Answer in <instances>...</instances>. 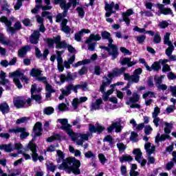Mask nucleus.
Masks as SVG:
<instances>
[{
  "instance_id": "nucleus-64",
  "label": "nucleus",
  "mask_w": 176,
  "mask_h": 176,
  "mask_svg": "<svg viewBox=\"0 0 176 176\" xmlns=\"http://www.w3.org/2000/svg\"><path fill=\"white\" fill-rule=\"evenodd\" d=\"M169 90L172 93V96L173 97H176V85L174 86H170L169 87Z\"/></svg>"
},
{
  "instance_id": "nucleus-36",
  "label": "nucleus",
  "mask_w": 176,
  "mask_h": 176,
  "mask_svg": "<svg viewBox=\"0 0 176 176\" xmlns=\"http://www.w3.org/2000/svg\"><path fill=\"white\" fill-rule=\"evenodd\" d=\"M167 138H170V135L164 134L160 136V133H157V136L155 137V142L159 144V142L165 141Z\"/></svg>"
},
{
  "instance_id": "nucleus-23",
  "label": "nucleus",
  "mask_w": 176,
  "mask_h": 176,
  "mask_svg": "<svg viewBox=\"0 0 176 176\" xmlns=\"http://www.w3.org/2000/svg\"><path fill=\"white\" fill-rule=\"evenodd\" d=\"M124 80H128L129 82H133L134 83H138L140 82V76L133 74L130 76L129 74H124Z\"/></svg>"
},
{
  "instance_id": "nucleus-46",
  "label": "nucleus",
  "mask_w": 176,
  "mask_h": 176,
  "mask_svg": "<svg viewBox=\"0 0 176 176\" xmlns=\"http://www.w3.org/2000/svg\"><path fill=\"white\" fill-rule=\"evenodd\" d=\"M90 63V60L85 59L81 61H78V63L73 65L74 68H78V67H80V65H85V64H89Z\"/></svg>"
},
{
  "instance_id": "nucleus-27",
  "label": "nucleus",
  "mask_w": 176,
  "mask_h": 176,
  "mask_svg": "<svg viewBox=\"0 0 176 176\" xmlns=\"http://www.w3.org/2000/svg\"><path fill=\"white\" fill-rule=\"evenodd\" d=\"M157 7L159 9L160 13L162 14H173V11L170 8H164V5L163 4H157Z\"/></svg>"
},
{
  "instance_id": "nucleus-30",
  "label": "nucleus",
  "mask_w": 176,
  "mask_h": 176,
  "mask_svg": "<svg viewBox=\"0 0 176 176\" xmlns=\"http://www.w3.org/2000/svg\"><path fill=\"white\" fill-rule=\"evenodd\" d=\"M0 43L12 46V47H16V46L13 45L12 42L10 41L9 40H6V37H5V34L3 33H0Z\"/></svg>"
},
{
  "instance_id": "nucleus-12",
  "label": "nucleus",
  "mask_w": 176,
  "mask_h": 176,
  "mask_svg": "<svg viewBox=\"0 0 176 176\" xmlns=\"http://www.w3.org/2000/svg\"><path fill=\"white\" fill-rule=\"evenodd\" d=\"M75 91V85L74 84H69L64 88L60 89L61 94L59 96V100H64V97H68L71 93Z\"/></svg>"
},
{
  "instance_id": "nucleus-3",
  "label": "nucleus",
  "mask_w": 176,
  "mask_h": 176,
  "mask_svg": "<svg viewBox=\"0 0 176 176\" xmlns=\"http://www.w3.org/2000/svg\"><path fill=\"white\" fill-rule=\"evenodd\" d=\"M80 161L75 158H67L63 160L62 164L58 166L59 170H65L68 174H75L76 175H79L80 174Z\"/></svg>"
},
{
  "instance_id": "nucleus-45",
  "label": "nucleus",
  "mask_w": 176,
  "mask_h": 176,
  "mask_svg": "<svg viewBox=\"0 0 176 176\" xmlns=\"http://www.w3.org/2000/svg\"><path fill=\"white\" fill-rule=\"evenodd\" d=\"M164 45H167L168 46H171L173 45V43L170 41V33L166 32L164 35Z\"/></svg>"
},
{
  "instance_id": "nucleus-60",
  "label": "nucleus",
  "mask_w": 176,
  "mask_h": 176,
  "mask_svg": "<svg viewBox=\"0 0 176 176\" xmlns=\"http://www.w3.org/2000/svg\"><path fill=\"white\" fill-rule=\"evenodd\" d=\"M98 159L102 164H104L107 162V157L102 153L98 154Z\"/></svg>"
},
{
  "instance_id": "nucleus-42",
  "label": "nucleus",
  "mask_w": 176,
  "mask_h": 176,
  "mask_svg": "<svg viewBox=\"0 0 176 176\" xmlns=\"http://www.w3.org/2000/svg\"><path fill=\"white\" fill-rule=\"evenodd\" d=\"M58 158H57V163H61L63 160H64V157H65V155L64 153L60 150H58L56 151Z\"/></svg>"
},
{
  "instance_id": "nucleus-48",
  "label": "nucleus",
  "mask_w": 176,
  "mask_h": 176,
  "mask_svg": "<svg viewBox=\"0 0 176 176\" xmlns=\"http://www.w3.org/2000/svg\"><path fill=\"white\" fill-rule=\"evenodd\" d=\"M133 160V157L130 155H122V157H120V163H124V162H131Z\"/></svg>"
},
{
  "instance_id": "nucleus-21",
  "label": "nucleus",
  "mask_w": 176,
  "mask_h": 176,
  "mask_svg": "<svg viewBox=\"0 0 176 176\" xmlns=\"http://www.w3.org/2000/svg\"><path fill=\"white\" fill-rule=\"evenodd\" d=\"M133 14V9H129L122 13V20L126 23V25H130V16Z\"/></svg>"
},
{
  "instance_id": "nucleus-39",
  "label": "nucleus",
  "mask_w": 176,
  "mask_h": 176,
  "mask_svg": "<svg viewBox=\"0 0 176 176\" xmlns=\"http://www.w3.org/2000/svg\"><path fill=\"white\" fill-rule=\"evenodd\" d=\"M103 141L104 142H109V145H110L111 148H113V146H115V142H113V139L112 138V136L109 135H107L104 138Z\"/></svg>"
},
{
  "instance_id": "nucleus-19",
  "label": "nucleus",
  "mask_w": 176,
  "mask_h": 176,
  "mask_svg": "<svg viewBox=\"0 0 176 176\" xmlns=\"http://www.w3.org/2000/svg\"><path fill=\"white\" fill-rule=\"evenodd\" d=\"M102 98H98L95 102H92L90 105V111H100L101 109V104H102Z\"/></svg>"
},
{
  "instance_id": "nucleus-18",
  "label": "nucleus",
  "mask_w": 176,
  "mask_h": 176,
  "mask_svg": "<svg viewBox=\"0 0 176 176\" xmlns=\"http://www.w3.org/2000/svg\"><path fill=\"white\" fill-rule=\"evenodd\" d=\"M0 21L6 24L7 32L14 34L15 29L14 28L12 27V21H9L6 16H2L0 19Z\"/></svg>"
},
{
  "instance_id": "nucleus-54",
  "label": "nucleus",
  "mask_w": 176,
  "mask_h": 176,
  "mask_svg": "<svg viewBox=\"0 0 176 176\" xmlns=\"http://www.w3.org/2000/svg\"><path fill=\"white\" fill-rule=\"evenodd\" d=\"M43 112L45 115H52L54 112V108L52 107H45L43 110Z\"/></svg>"
},
{
  "instance_id": "nucleus-55",
  "label": "nucleus",
  "mask_w": 176,
  "mask_h": 176,
  "mask_svg": "<svg viewBox=\"0 0 176 176\" xmlns=\"http://www.w3.org/2000/svg\"><path fill=\"white\" fill-rule=\"evenodd\" d=\"M102 39H107L109 41H109L112 39V38H111V34L107 31L102 32Z\"/></svg>"
},
{
  "instance_id": "nucleus-1",
  "label": "nucleus",
  "mask_w": 176,
  "mask_h": 176,
  "mask_svg": "<svg viewBox=\"0 0 176 176\" xmlns=\"http://www.w3.org/2000/svg\"><path fill=\"white\" fill-rule=\"evenodd\" d=\"M58 122L61 124L60 129L66 131V133L69 135V137H70L72 141L76 142L77 145L82 146H83V142H85V141H89V137L91 135V133H74V131L71 129V125L68 124V120L67 119H58Z\"/></svg>"
},
{
  "instance_id": "nucleus-52",
  "label": "nucleus",
  "mask_w": 176,
  "mask_h": 176,
  "mask_svg": "<svg viewBox=\"0 0 176 176\" xmlns=\"http://www.w3.org/2000/svg\"><path fill=\"white\" fill-rule=\"evenodd\" d=\"M58 109L61 112L68 111V106L65 103H60L58 105Z\"/></svg>"
},
{
  "instance_id": "nucleus-41",
  "label": "nucleus",
  "mask_w": 176,
  "mask_h": 176,
  "mask_svg": "<svg viewBox=\"0 0 176 176\" xmlns=\"http://www.w3.org/2000/svg\"><path fill=\"white\" fill-rule=\"evenodd\" d=\"M0 111L5 115V113H8L9 112V105L6 103H3L0 104Z\"/></svg>"
},
{
  "instance_id": "nucleus-50",
  "label": "nucleus",
  "mask_w": 176,
  "mask_h": 176,
  "mask_svg": "<svg viewBox=\"0 0 176 176\" xmlns=\"http://www.w3.org/2000/svg\"><path fill=\"white\" fill-rule=\"evenodd\" d=\"M117 147L119 150L120 153H123V152H124V151H126V145H124V144L122 143V142H119L117 144Z\"/></svg>"
},
{
  "instance_id": "nucleus-11",
  "label": "nucleus",
  "mask_w": 176,
  "mask_h": 176,
  "mask_svg": "<svg viewBox=\"0 0 176 176\" xmlns=\"http://www.w3.org/2000/svg\"><path fill=\"white\" fill-rule=\"evenodd\" d=\"M138 101H140V96L138 93L133 92L132 96L126 102V105H130V108H137L138 109H140V108H141V105L135 103L138 102Z\"/></svg>"
},
{
  "instance_id": "nucleus-15",
  "label": "nucleus",
  "mask_w": 176,
  "mask_h": 176,
  "mask_svg": "<svg viewBox=\"0 0 176 176\" xmlns=\"http://www.w3.org/2000/svg\"><path fill=\"white\" fill-rule=\"evenodd\" d=\"M9 133H21L20 138L21 140H24L27 138L30 135V133L27 132V130L25 128H21V127H16L12 129H9Z\"/></svg>"
},
{
  "instance_id": "nucleus-61",
  "label": "nucleus",
  "mask_w": 176,
  "mask_h": 176,
  "mask_svg": "<svg viewBox=\"0 0 176 176\" xmlns=\"http://www.w3.org/2000/svg\"><path fill=\"white\" fill-rule=\"evenodd\" d=\"M85 156L87 159H94L96 157V154L93 153L91 151H88L85 153Z\"/></svg>"
},
{
  "instance_id": "nucleus-43",
  "label": "nucleus",
  "mask_w": 176,
  "mask_h": 176,
  "mask_svg": "<svg viewBox=\"0 0 176 176\" xmlns=\"http://www.w3.org/2000/svg\"><path fill=\"white\" fill-rule=\"evenodd\" d=\"M156 98V96L154 92L147 91L142 95V98L146 100V98Z\"/></svg>"
},
{
  "instance_id": "nucleus-17",
  "label": "nucleus",
  "mask_w": 176,
  "mask_h": 176,
  "mask_svg": "<svg viewBox=\"0 0 176 176\" xmlns=\"http://www.w3.org/2000/svg\"><path fill=\"white\" fill-rule=\"evenodd\" d=\"M36 7L32 10V13H37L39 9H42V10H50L52 9V6H43L42 0H35Z\"/></svg>"
},
{
  "instance_id": "nucleus-5",
  "label": "nucleus",
  "mask_w": 176,
  "mask_h": 176,
  "mask_svg": "<svg viewBox=\"0 0 176 176\" xmlns=\"http://www.w3.org/2000/svg\"><path fill=\"white\" fill-rule=\"evenodd\" d=\"M10 78H13L14 83L18 89H23V85L20 82V79L22 82H25L26 85L30 82V78H27V76H24V74L19 70L10 73Z\"/></svg>"
},
{
  "instance_id": "nucleus-57",
  "label": "nucleus",
  "mask_w": 176,
  "mask_h": 176,
  "mask_svg": "<svg viewBox=\"0 0 176 176\" xmlns=\"http://www.w3.org/2000/svg\"><path fill=\"white\" fill-rule=\"evenodd\" d=\"M161 41H162V38L160 37V34H159V32H156L154 34L153 43H160Z\"/></svg>"
},
{
  "instance_id": "nucleus-49",
  "label": "nucleus",
  "mask_w": 176,
  "mask_h": 176,
  "mask_svg": "<svg viewBox=\"0 0 176 176\" xmlns=\"http://www.w3.org/2000/svg\"><path fill=\"white\" fill-rule=\"evenodd\" d=\"M166 127L164 128V133L166 134H170L171 133V127H173V124L168 122H164Z\"/></svg>"
},
{
  "instance_id": "nucleus-6",
  "label": "nucleus",
  "mask_w": 176,
  "mask_h": 176,
  "mask_svg": "<svg viewBox=\"0 0 176 176\" xmlns=\"http://www.w3.org/2000/svg\"><path fill=\"white\" fill-rule=\"evenodd\" d=\"M78 1L76 0H69V3H67V1L65 0H54L55 5H60L61 9H63V14H67L68 12V9L73 6L74 8H76V5Z\"/></svg>"
},
{
  "instance_id": "nucleus-63",
  "label": "nucleus",
  "mask_w": 176,
  "mask_h": 176,
  "mask_svg": "<svg viewBox=\"0 0 176 176\" xmlns=\"http://www.w3.org/2000/svg\"><path fill=\"white\" fill-rule=\"evenodd\" d=\"M145 39H146V36L144 35H141L136 37V40L138 41V43H144V42H145Z\"/></svg>"
},
{
  "instance_id": "nucleus-14",
  "label": "nucleus",
  "mask_w": 176,
  "mask_h": 176,
  "mask_svg": "<svg viewBox=\"0 0 176 176\" xmlns=\"http://www.w3.org/2000/svg\"><path fill=\"white\" fill-rule=\"evenodd\" d=\"M30 76H33V78H36V80H38V82H43V83L47 82L46 77L42 76V71L38 69H32Z\"/></svg>"
},
{
  "instance_id": "nucleus-16",
  "label": "nucleus",
  "mask_w": 176,
  "mask_h": 176,
  "mask_svg": "<svg viewBox=\"0 0 176 176\" xmlns=\"http://www.w3.org/2000/svg\"><path fill=\"white\" fill-rule=\"evenodd\" d=\"M133 155H135V160L141 164L142 167H144L146 164V160L142 157V153L140 148L135 149L133 151Z\"/></svg>"
},
{
  "instance_id": "nucleus-24",
  "label": "nucleus",
  "mask_w": 176,
  "mask_h": 176,
  "mask_svg": "<svg viewBox=\"0 0 176 176\" xmlns=\"http://www.w3.org/2000/svg\"><path fill=\"white\" fill-rule=\"evenodd\" d=\"M85 34H90V30L88 29H82L79 32L75 34L74 39L77 42H80L82 41V37Z\"/></svg>"
},
{
  "instance_id": "nucleus-53",
  "label": "nucleus",
  "mask_w": 176,
  "mask_h": 176,
  "mask_svg": "<svg viewBox=\"0 0 176 176\" xmlns=\"http://www.w3.org/2000/svg\"><path fill=\"white\" fill-rule=\"evenodd\" d=\"M20 175V172L19 171H16L13 173H11L10 175H8L5 173H3V170L0 168V176H17Z\"/></svg>"
},
{
  "instance_id": "nucleus-25",
  "label": "nucleus",
  "mask_w": 176,
  "mask_h": 176,
  "mask_svg": "<svg viewBox=\"0 0 176 176\" xmlns=\"http://www.w3.org/2000/svg\"><path fill=\"white\" fill-rule=\"evenodd\" d=\"M75 78H76L75 76H73L71 72H68L67 75L61 74L60 75V80L61 82H72V80H75Z\"/></svg>"
},
{
  "instance_id": "nucleus-38",
  "label": "nucleus",
  "mask_w": 176,
  "mask_h": 176,
  "mask_svg": "<svg viewBox=\"0 0 176 176\" xmlns=\"http://www.w3.org/2000/svg\"><path fill=\"white\" fill-rule=\"evenodd\" d=\"M85 9H86V8L82 6L77 7L76 9L78 14V17H80V19H83V17H85Z\"/></svg>"
},
{
  "instance_id": "nucleus-13",
  "label": "nucleus",
  "mask_w": 176,
  "mask_h": 176,
  "mask_svg": "<svg viewBox=\"0 0 176 176\" xmlns=\"http://www.w3.org/2000/svg\"><path fill=\"white\" fill-rule=\"evenodd\" d=\"M41 90H42V88L38 87V86L36 84H33L32 85V88H31L32 98H33V100H35L36 102H41V100H42V98L39 95V93H41Z\"/></svg>"
},
{
  "instance_id": "nucleus-2",
  "label": "nucleus",
  "mask_w": 176,
  "mask_h": 176,
  "mask_svg": "<svg viewBox=\"0 0 176 176\" xmlns=\"http://www.w3.org/2000/svg\"><path fill=\"white\" fill-rule=\"evenodd\" d=\"M117 72H118V69H115L113 70V73H109L107 75V77H104L103 78L102 84L100 86V91L103 94L102 99L104 101H107L111 94H112L113 91H115V87H116V86H123V85H124V82H118L116 84L110 85L111 89L105 92V87L111 85L112 82V79H113L115 76H118Z\"/></svg>"
},
{
  "instance_id": "nucleus-22",
  "label": "nucleus",
  "mask_w": 176,
  "mask_h": 176,
  "mask_svg": "<svg viewBox=\"0 0 176 176\" xmlns=\"http://www.w3.org/2000/svg\"><path fill=\"white\" fill-rule=\"evenodd\" d=\"M86 101H87V97L86 96L80 97V98H76L72 101V107L74 109H77L79 104L86 102Z\"/></svg>"
},
{
  "instance_id": "nucleus-59",
  "label": "nucleus",
  "mask_w": 176,
  "mask_h": 176,
  "mask_svg": "<svg viewBox=\"0 0 176 176\" xmlns=\"http://www.w3.org/2000/svg\"><path fill=\"white\" fill-rule=\"evenodd\" d=\"M54 140H60V135L55 134L53 136H51L47 139V142H53Z\"/></svg>"
},
{
  "instance_id": "nucleus-9",
  "label": "nucleus",
  "mask_w": 176,
  "mask_h": 176,
  "mask_svg": "<svg viewBox=\"0 0 176 176\" xmlns=\"http://www.w3.org/2000/svg\"><path fill=\"white\" fill-rule=\"evenodd\" d=\"M26 151H32L33 162H38V160H39V162H43V156H38V153H36V144L30 142L27 146Z\"/></svg>"
},
{
  "instance_id": "nucleus-32",
  "label": "nucleus",
  "mask_w": 176,
  "mask_h": 176,
  "mask_svg": "<svg viewBox=\"0 0 176 176\" xmlns=\"http://www.w3.org/2000/svg\"><path fill=\"white\" fill-rule=\"evenodd\" d=\"M144 149L146 150V152L148 155H151L153 152H155V146H152L151 143L147 142L144 145Z\"/></svg>"
},
{
  "instance_id": "nucleus-40",
  "label": "nucleus",
  "mask_w": 176,
  "mask_h": 176,
  "mask_svg": "<svg viewBox=\"0 0 176 176\" xmlns=\"http://www.w3.org/2000/svg\"><path fill=\"white\" fill-rule=\"evenodd\" d=\"M153 122L156 127H159V126H160L162 124H164V123H166V122H163V120H162L159 117H153Z\"/></svg>"
},
{
  "instance_id": "nucleus-33",
  "label": "nucleus",
  "mask_w": 176,
  "mask_h": 176,
  "mask_svg": "<svg viewBox=\"0 0 176 176\" xmlns=\"http://www.w3.org/2000/svg\"><path fill=\"white\" fill-rule=\"evenodd\" d=\"M68 21L67 19H63L61 23L62 31L65 32V34H69L71 32V28L67 25Z\"/></svg>"
},
{
  "instance_id": "nucleus-56",
  "label": "nucleus",
  "mask_w": 176,
  "mask_h": 176,
  "mask_svg": "<svg viewBox=\"0 0 176 176\" xmlns=\"http://www.w3.org/2000/svg\"><path fill=\"white\" fill-rule=\"evenodd\" d=\"M169 47L166 50V54L168 56V57H170L171 54H173V52H174V45L171 44L170 45H168Z\"/></svg>"
},
{
  "instance_id": "nucleus-29",
  "label": "nucleus",
  "mask_w": 176,
  "mask_h": 176,
  "mask_svg": "<svg viewBox=\"0 0 176 176\" xmlns=\"http://www.w3.org/2000/svg\"><path fill=\"white\" fill-rule=\"evenodd\" d=\"M40 35L41 34L39 33V31L38 30L34 31L30 38V43H33L34 45H36V43H38L39 41Z\"/></svg>"
},
{
  "instance_id": "nucleus-28",
  "label": "nucleus",
  "mask_w": 176,
  "mask_h": 176,
  "mask_svg": "<svg viewBox=\"0 0 176 176\" xmlns=\"http://www.w3.org/2000/svg\"><path fill=\"white\" fill-rule=\"evenodd\" d=\"M113 6H115V3L112 1L110 4L106 3L105 4V10L106 12V17H109L112 13H115V11H113Z\"/></svg>"
},
{
  "instance_id": "nucleus-47",
  "label": "nucleus",
  "mask_w": 176,
  "mask_h": 176,
  "mask_svg": "<svg viewBox=\"0 0 176 176\" xmlns=\"http://www.w3.org/2000/svg\"><path fill=\"white\" fill-rule=\"evenodd\" d=\"M42 17H47L48 20H50V23H53V18L52 16V13L47 12V11H44L41 14Z\"/></svg>"
},
{
  "instance_id": "nucleus-4",
  "label": "nucleus",
  "mask_w": 176,
  "mask_h": 176,
  "mask_svg": "<svg viewBox=\"0 0 176 176\" xmlns=\"http://www.w3.org/2000/svg\"><path fill=\"white\" fill-rule=\"evenodd\" d=\"M45 41L48 45V47H53L54 43H56L57 49L67 48L69 53H74L75 52V49L72 45H68L65 41H61V36H56L53 38H47Z\"/></svg>"
},
{
  "instance_id": "nucleus-20",
  "label": "nucleus",
  "mask_w": 176,
  "mask_h": 176,
  "mask_svg": "<svg viewBox=\"0 0 176 176\" xmlns=\"http://www.w3.org/2000/svg\"><path fill=\"white\" fill-rule=\"evenodd\" d=\"M122 125L120 122H113L110 126L107 128L109 133H112L116 129V133H120L122 131Z\"/></svg>"
},
{
  "instance_id": "nucleus-62",
  "label": "nucleus",
  "mask_w": 176,
  "mask_h": 176,
  "mask_svg": "<svg viewBox=\"0 0 176 176\" xmlns=\"http://www.w3.org/2000/svg\"><path fill=\"white\" fill-rule=\"evenodd\" d=\"M120 173L123 176L127 175V167H126L124 165H122L120 166Z\"/></svg>"
},
{
  "instance_id": "nucleus-31",
  "label": "nucleus",
  "mask_w": 176,
  "mask_h": 176,
  "mask_svg": "<svg viewBox=\"0 0 176 176\" xmlns=\"http://www.w3.org/2000/svg\"><path fill=\"white\" fill-rule=\"evenodd\" d=\"M121 65H128V67H133L135 64H137L136 62H131V59L129 58H124L120 60Z\"/></svg>"
},
{
  "instance_id": "nucleus-26",
  "label": "nucleus",
  "mask_w": 176,
  "mask_h": 176,
  "mask_svg": "<svg viewBox=\"0 0 176 176\" xmlns=\"http://www.w3.org/2000/svg\"><path fill=\"white\" fill-rule=\"evenodd\" d=\"M33 130L35 137L42 135V133L43 131V129H42V123L36 122L34 126Z\"/></svg>"
},
{
  "instance_id": "nucleus-44",
  "label": "nucleus",
  "mask_w": 176,
  "mask_h": 176,
  "mask_svg": "<svg viewBox=\"0 0 176 176\" xmlns=\"http://www.w3.org/2000/svg\"><path fill=\"white\" fill-rule=\"evenodd\" d=\"M6 77V74L5 72L1 71L0 73V83H1V85H6V83H9V80L5 79Z\"/></svg>"
},
{
  "instance_id": "nucleus-35",
  "label": "nucleus",
  "mask_w": 176,
  "mask_h": 176,
  "mask_svg": "<svg viewBox=\"0 0 176 176\" xmlns=\"http://www.w3.org/2000/svg\"><path fill=\"white\" fill-rule=\"evenodd\" d=\"M100 40H101V36H100V34H92L89 36L88 39L85 41V43L93 42V41H95L96 42H97L98 41H100Z\"/></svg>"
},
{
  "instance_id": "nucleus-7",
  "label": "nucleus",
  "mask_w": 176,
  "mask_h": 176,
  "mask_svg": "<svg viewBox=\"0 0 176 176\" xmlns=\"http://www.w3.org/2000/svg\"><path fill=\"white\" fill-rule=\"evenodd\" d=\"M32 100L30 98L25 99L23 96H16L13 99V103L16 108H23V107H30Z\"/></svg>"
},
{
  "instance_id": "nucleus-34",
  "label": "nucleus",
  "mask_w": 176,
  "mask_h": 176,
  "mask_svg": "<svg viewBox=\"0 0 176 176\" xmlns=\"http://www.w3.org/2000/svg\"><path fill=\"white\" fill-rule=\"evenodd\" d=\"M79 89L86 91V90H87V83L84 82L82 84L74 85V93H78V90Z\"/></svg>"
},
{
  "instance_id": "nucleus-10",
  "label": "nucleus",
  "mask_w": 176,
  "mask_h": 176,
  "mask_svg": "<svg viewBox=\"0 0 176 176\" xmlns=\"http://www.w3.org/2000/svg\"><path fill=\"white\" fill-rule=\"evenodd\" d=\"M14 149L17 151H20V149H23V144L21 143H15L14 145L11 143L8 144H1L0 145V151H5L6 152L10 153L13 152Z\"/></svg>"
},
{
  "instance_id": "nucleus-58",
  "label": "nucleus",
  "mask_w": 176,
  "mask_h": 176,
  "mask_svg": "<svg viewBox=\"0 0 176 176\" xmlns=\"http://www.w3.org/2000/svg\"><path fill=\"white\" fill-rule=\"evenodd\" d=\"M130 140L133 142H137V141H138V134H137L135 132H132L131 134Z\"/></svg>"
},
{
  "instance_id": "nucleus-51",
  "label": "nucleus",
  "mask_w": 176,
  "mask_h": 176,
  "mask_svg": "<svg viewBox=\"0 0 176 176\" xmlns=\"http://www.w3.org/2000/svg\"><path fill=\"white\" fill-rule=\"evenodd\" d=\"M150 68L151 69V71H159L162 67L160 66V63L155 62L151 65Z\"/></svg>"
},
{
  "instance_id": "nucleus-37",
  "label": "nucleus",
  "mask_w": 176,
  "mask_h": 176,
  "mask_svg": "<svg viewBox=\"0 0 176 176\" xmlns=\"http://www.w3.org/2000/svg\"><path fill=\"white\" fill-rule=\"evenodd\" d=\"M28 50H30V46L23 47L21 50L18 51V54L19 57H24V56L27 54V52H28Z\"/></svg>"
},
{
  "instance_id": "nucleus-8",
  "label": "nucleus",
  "mask_w": 176,
  "mask_h": 176,
  "mask_svg": "<svg viewBox=\"0 0 176 176\" xmlns=\"http://www.w3.org/2000/svg\"><path fill=\"white\" fill-rule=\"evenodd\" d=\"M113 43V40L110 39L108 47H101V49H104L108 52L109 56H111L112 60H115V58H118V56H119V53L118 52V46L112 44Z\"/></svg>"
}]
</instances>
